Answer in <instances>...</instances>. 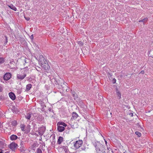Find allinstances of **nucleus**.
Instances as JSON below:
<instances>
[{"mask_svg":"<svg viewBox=\"0 0 153 153\" xmlns=\"http://www.w3.org/2000/svg\"><path fill=\"white\" fill-rule=\"evenodd\" d=\"M17 124V122L16 120H14L11 122V125L13 126H16Z\"/></svg>","mask_w":153,"mask_h":153,"instance_id":"5701e85b","label":"nucleus"},{"mask_svg":"<svg viewBox=\"0 0 153 153\" xmlns=\"http://www.w3.org/2000/svg\"><path fill=\"white\" fill-rule=\"evenodd\" d=\"M61 148L64 150L65 152L69 151L68 147L67 146H62Z\"/></svg>","mask_w":153,"mask_h":153,"instance_id":"412c9836","label":"nucleus"},{"mask_svg":"<svg viewBox=\"0 0 153 153\" xmlns=\"http://www.w3.org/2000/svg\"><path fill=\"white\" fill-rule=\"evenodd\" d=\"M37 153H42L41 149L39 148L37 149Z\"/></svg>","mask_w":153,"mask_h":153,"instance_id":"473e14b6","label":"nucleus"},{"mask_svg":"<svg viewBox=\"0 0 153 153\" xmlns=\"http://www.w3.org/2000/svg\"><path fill=\"white\" fill-rule=\"evenodd\" d=\"M32 113L30 112L29 113H27L26 115H25L26 118L27 120H30L31 116Z\"/></svg>","mask_w":153,"mask_h":153,"instance_id":"6ab92c4d","label":"nucleus"},{"mask_svg":"<svg viewBox=\"0 0 153 153\" xmlns=\"http://www.w3.org/2000/svg\"><path fill=\"white\" fill-rule=\"evenodd\" d=\"M63 141V138L62 137L59 136L58 138L57 143L58 144L60 145L61 144Z\"/></svg>","mask_w":153,"mask_h":153,"instance_id":"4468645a","label":"nucleus"},{"mask_svg":"<svg viewBox=\"0 0 153 153\" xmlns=\"http://www.w3.org/2000/svg\"><path fill=\"white\" fill-rule=\"evenodd\" d=\"M17 146V144L13 142L9 145L8 146L13 151L15 150Z\"/></svg>","mask_w":153,"mask_h":153,"instance_id":"7ed1b4c3","label":"nucleus"},{"mask_svg":"<svg viewBox=\"0 0 153 153\" xmlns=\"http://www.w3.org/2000/svg\"><path fill=\"white\" fill-rule=\"evenodd\" d=\"M28 60H29V59H28L27 58H25L24 60V61L26 63H27L28 62H27V61H28Z\"/></svg>","mask_w":153,"mask_h":153,"instance_id":"c03bdc74","label":"nucleus"},{"mask_svg":"<svg viewBox=\"0 0 153 153\" xmlns=\"http://www.w3.org/2000/svg\"><path fill=\"white\" fill-rule=\"evenodd\" d=\"M13 108L12 109L13 111H15V112H16V111H17V108H15V107H13Z\"/></svg>","mask_w":153,"mask_h":153,"instance_id":"58836bf2","label":"nucleus"},{"mask_svg":"<svg viewBox=\"0 0 153 153\" xmlns=\"http://www.w3.org/2000/svg\"><path fill=\"white\" fill-rule=\"evenodd\" d=\"M17 134L18 136H20L21 135V134L20 133H17Z\"/></svg>","mask_w":153,"mask_h":153,"instance_id":"6e6d98bb","label":"nucleus"},{"mask_svg":"<svg viewBox=\"0 0 153 153\" xmlns=\"http://www.w3.org/2000/svg\"><path fill=\"white\" fill-rule=\"evenodd\" d=\"M71 92L74 100H75L78 98V95L77 93L74 91L71 90Z\"/></svg>","mask_w":153,"mask_h":153,"instance_id":"f8f14e48","label":"nucleus"},{"mask_svg":"<svg viewBox=\"0 0 153 153\" xmlns=\"http://www.w3.org/2000/svg\"><path fill=\"white\" fill-rule=\"evenodd\" d=\"M48 85H45V87H46V88H47H47H48Z\"/></svg>","mask_w":153,"mask_h":153,"instance_id":"bf43d9fd","label":"nucleus"},{"mask_svg":"<svg viewBox=\"0 0 153 153\" xmlns=\"http://www.w3.org/2000/svg\"><path fill=\"white\" fill-rule=\"evenodd\" d=\"M24 18L27 21H29L30 19V18L26 16H24Z\"/></svg>","mask_w":153,"mask_h":153,"instance_id":"e433bc0d","label":"nucleus"},{"mask_svg":"<svg viewBox=\"0 0 153 153\" xmlns=\"http://www.w3.org/2000/svg\"><path fill=\"white\" fill-rule=\"evenodd\" d=\"M85 149H86L85 147V146H83L80 149V151L85 150Z\"/></svg>","mask_w":153,"mask_h":153,"instance_id":"c9c22d12","label":"nucleus"},{"mask_svg":"<svg viewBox=\"0 0 153 153\" xmlns=\"http://www.w3.org/2000/svg\"><path fill=\"white\" fill-rule=\"evenodd\" d=\"M12 74L10 72L6 73L3 76L4 79L5 81H7L9 80L11 78Z\"/></svg>","mask_w":153,"mask_h":153,"instance_id":"20e7f679","label":"nucleus"},{"mask_svg":"<svg viewBox=\"0 0 153 153\" xmlns=\"http://www.w3.org/2000/svg\"><path fill=\"white\" fill-rule=\"evenodd\" d=\"M6 98L4 96H0V100L3 101L5 100Z\"/></svg>","mask_w":153,"mask_h":153,"instance_id":"c756f323","label":"nucleus"},{"mask_svg":"<svg viewBox=\"0 0 153 153\" xmlns=\"http://www.w3.org/2000/svg\"><path fill=\"white\" fill-rule=\"evenodd\" d=\"M36 114V113H34L33 114V115Z\"/></svg>","mask_w":153,"mask_h":153,"instance_id":"338daca9","label":"nucleus"},{"mask_svg":"<svg viewBox=\"0 0 153 153\" xmlns=\"http://www.w3.org/2000/svg\"><path fill=\"white\" fill-rule=\"evenodd\" d=\"M25 144V143H24L23 141H21L20 145V148L19 149L21 152H22L25 151V149L24 147Z\"/></svg>","mask_w":153,"mask_h":153,"instance_id":"1a4fd4ad","label":"nucleus"},{"mask_svg":"<svg viewBox=\"0 0 153 153\" xmlns=\"http://www.w3.org/2000/svg\"><path fill=\"white\" fill-rule=\"evenodd\" d=\"M107 75L108 77H111L112 76V74L111 73H110L109 72H108L107 73Z\"/></svg>","mask_w":153,"mask_h":153,"instance_id":"7c9ffc66","label":"nucleus"},{"mask_svg":"<svg viewBox=\"0 0 153 153\" xmlns=\"http://www.w3.org/2000/svg\"><path fill=\"white\" fill-rule=\"evenodd\" d=\"M4 45H5L7 44V43L8 42L7 37L6 36H4Z\"/></svg>","mask_w":153,"mask_h":153,"instance_id":"393cba45","label":"nucleus"},{"mask_svg":"<svg viewBox=\"0 0 153 153\" xmlns=\"http://www.w3.org/2000/svg\"><path fill=\"white\" fill-rule=\"evenodd\" d=\"M49 77L51 81L55 78L54 76L52 75H50Z\"/></svg>","mask_w":153,"mask_h":153,"instance_id":"72a5a7b5","label":"nucleus"},{"mask_svg":"<svg viewBox=\"0 0 153 153\" xmlns=\"http://www.w3.org/2000/svg\"><path fill=\"white\" fill-rule=\"evenodd\" d=\"M115 91H116V92H117V91H119L117 88V87L116 86V88H115Z\"/></svg>","mask_w":153,"mask_h":153,"instance_id":"09e8293b","label":"nucleus"},{"mask_svg":"<svg viewBox=\"0 0 153 153\" xmlns=\"http://www.w3.org/2000/svg\"><path fill=\"white\" fill-rule=\"evenodd\" d=\"M32 85L30 84H29L27 85L26 87V90L28 91L30 90L31 88Z\"/></svg>","mask_w":153,"mask_h":153,"instance_id":"4be33fe9","label":"nucleus"},{"mask_svg":"<svg viewBox=\"0 0 153 153\" xmlns=\"http://www.w3.org/2000/svg\"><path fill=\"white\" fill-rule=\"evenodd\" d=\"M61 85H63L64 84L63 82L62 83V82H61Z\"/></svg>","mask_w":153,"mask_h":153,"instance_id":"680f3d73","label":"nucleus"},{"mask_svg":"<svg viewBox=\"0 0 153 153\" xmlns=\"http://www.w3.org/2000/svg\"><path fill=\"white\" fill-rule=\"evenodd\" d=\"M3 150L2 149H0V153H3Z\"/></svg>","mask_w":153,"mask_h":153,"instance_id":"603ef678","label":"nucleus"},{"mask_svg":"<svg viewBox=\"0 0 153 153\" xmlns=\"http://www.w3.org/2000/svg\"><path fill=\"white\" fill-rule=\"evenodd\" d=\"M148 19L146 17L144 19H141L140 21H139V22H143V24L145 25V23L146 22L148 21Z\"/></svg>","mask_w":153,"mask_h":153,"instance_id":"aec40b11","label":"nucleus"},{"mask_svg":"<svg viewBox=\"0 0 153 153\" xmlns=\"http://www.w3.org/2000/svg\"><path fill=\"white\" fill-rule=\"evenodd\" d=\"M72 116L71 118V119L75 120L78 117V114L75 112H74L72 113Z\"/></svg>","mask_w":153,"mask_h":153,"instance_id":"2eb2a0df","label":"nucleus"},{"mask_svg":"<svg viewBox=\"0 0 153 153\" xmlns=\"http://www.w3.org/2000/svg\"><path fill=\"white\" fill-rule=\"evenodd\" d=\"M44 106H43L42 107V110L44 111Z\"/></svg>","mask_w":153,"mask_h":153,"instance_id":"4d7b16f0","label":"nucleus"},{"mask_svg":"<svg viewBox=\"0 0 153 153\" xmlns=\"http://www.w3.org/2000/svg\"><path fill=\"white\" fill-rule=\"evenodd\" d=\"M40 65L41 67L45 71H48L50 68V66L47 61H46V62H45L44 63V64L41 63V64Z\"/></svg>","mask_w":153,"mask_h":153,"instance_id":"f03ea898","label":"nucleus"},{"mask_svg":"<svg viewBox=\"0 0 153 153\" xmlns=\"http://www.w3.org/2000/svg\"><path fill=\"white\" fill-rule=\"evenodd\" d=\"M57 130L59 132H62L65 130V128L64 126L59 125H57Z\"/></svg>","mask_w":153,"mask_h":153,"instance_id":"9d476101","label":"nucleus"},{"mask_svg":"<svg viewBox=\"0 0 153 153\" xmlns=\"http://www.w3.org/2000/svg\"><path fill=\"white\" fill-rule=\"evenodd\" d=\"M5 141L3 140L0 141V148L3 149L4 148Z\"/></svg>","mask_w":153,"mask_h":153,"instance_id":"f3484780","label":"nucleus"},{"mask_svg":"<svg viewBox=\"0 0 153 153\" xmlns=\"http://www.w3.org/2000/svg\"><path fill=\"white\" fill-rule=\"evenodd\" d=\"M60 82V81L59 80H57L56 79L54 83L56 85H57Z\"/></svg>","mask_w":153,"mask_h":153,"instance_id":"f704fd0d","label":"nucleus"},{"mask_svg":"<svg viewBox=\"0 0 153 153\" xmlns=\"http://www.w3.org/2000/svg\"><path fill=\"white\" fill-rule=\"evenodd\" d=\"M42 138H41V139H39V140H40V141L42 140Z\"/></svg>","mask_w":153,"mask_h":153,"instance_id":"774afa93","label":"nucleus"},{"mask_svg":"<svg viewBox=\"0 0 153 153\" xmlns=\"http://www.w3.org/2000/svg\"><path fill=\"white\" fill-rule=\"evenodd\" d=\"M70 153L69 151L68 152H65V153Z\"/></svg>","mask_w":153,"mask_h":153,"instance_id":"e2e57ef3","label":"nucleus"},{"mask_svg":"<svg viewBox=\"0 0 153 153\" xmlns=\"http://www.w3.org/2000/svg\"><path fill=\"white\" fill-rule=\"evenodd\" d=\"M123 153H128L126 152V151H125V152H124Z\"/></svg>","mask_w":153,"mask_h":153,"instance_id":"69168bd1","label":"nucleus"},{"mask_svg":"<svg viewBox=\"0 0 153 153\" xmlns=\"http://www.w3.org/2000/svg\"><path fill=\"white\" fill-rule=\"evenodd\" d=\"M116 80L115 78H114L112 80V83L113 84H115L116 82Z\"/></svg>","mask_w":153,"mask_h":153,"instance_id":"a19ab883","label":"nucleus"},{"mask_svg":"<svg viewBox=\"0 0 153 153\" xmlns=\"http://www.w3.org/2000/svg\"><path fill=\"white\" fill-rule=\"evenodd\" d=\"M135 134H136L137 135V136H138V137H140L141 135V133L138 131H136L135 132Z\"/></svg>","mask_w":153,"mask_h":153,"instance_id":"c85d7f7f","label":"nucleus"},{"mask_svg":"<svg viewBox=\"0 0 153 153\" xmlns=\"http://www.w3.org/2000/svg\"><path fill=\"white\" fill-rule=\"evenodd\" d=\"M57 125H59L60 126V125H62L64 127H66L67 126V125L65 123L62 121H59L58 122V123H57Z\"/></svg>","mask_w":153,"mask_h":153,"instance_id":"a211bd4d","label":"nucleus"},{"mask_svg":"<svg viewBox=\"0 0 153 153\" xmlns=\"http://www.w3.org/2000/svg\"><path fill=\"white\" fill-rule=\"evenodd\" d=\"M78 44L80 46H82L84 44L81 41H79L77 42Z\"/></svg>","mask_w":153,"mask_h":153,"instance_id":"cd10ccee","label":"nucleus"},{"mask_svg":"<svg viewBox=\"0 0 153 153\" xmlns=\"http://www.w3.org/2000/svg\"><path fill=\"white\" fill-rule=\"evenodd\" d=\"M30 38V39H31V40H33V35H31Z\"/></svg>","mask_w":153,"mask_h":153,"instance_id":"a18cd8bd","label":"nucleus"},{"mask_svg":"<svg viewBox=\"0 0 153 153\" xmlns=\"http://www.w3.org/2000/svg\"><path fill=\"white\" fill-rule=\"evenodd\" d=\"M26 76V74L24 73L23 75L18 74L17 75V79L22 80Z\"/></svg>","mask_w":153,"mask_h":153,"instance_id":"6e6552de","label":"nucleus"},{"mask_svg":"<svg viewBox=\"0 0 153 153\" xmlns=\"http://www.w3.org/2000/svg\"><path fill=\"white\" fill-rule=\"evenodd\" d=\"M41 106L42 107H43V106H45V107H46V106L45 105L44 103V102H42L41 103Z\"/></svg>","mask_w":153,"mask_h":153,"instance_id":"79ce46f5","label":"nucleus"},{"mask_svg":"<svg viewBox=\"0 0 153 153\" xmlns=\"http://www.w3.org/2000/svg\"><path fill=\"white\" fill-rule=\"evenodd\" d=\"M36 143H34L33 145L32 146H33V147H35L36 146Z\"/></svg>","mask_w":153,"mask_h":153,"instance_id":"5fc2aeb1","label":"nucleus"},{"mask_svg":"<svg viewBox=\"0 0 153 153\" xmlns=\"http://www.w3.org/2000/svg\"><path fill=\"white\" fill-rule=\"evenodd\" d=\"M42 145L43 146H45V143H42Z\"/></svg>","mask_w":153,"mask_h":153,"instance_id":"052dcab7","label":"nucleus"},{"mask_svg":"<svg viewBox=\"0 0 153 153\" xmlns=\"http://www.w3.org/2000/svg\"><path fill=\"white\" fill-rule=\"evenodd\" d=\"M144 71H141V72H140V73L142 74H144Z\"/></svg>","mask_w":153,"mask_h":153,"instance_id":"8fccbe9b","label":"nucleus"},{"mask_svg":"<svg viewBox=\"0 0 153 153\" xmlns=\"http://www.w3.org/2000/svg\"><path fill=\"white\" fill-rule=\"evenodd\" d=\"M129 115H130L131 116V117H132L133 116V113H130L129 114Z\"/></svg>","mask_w":153,"mask_h":153,"instance_id":"de8ad7c7","label":"nucleus"},{"mask_svg":"<svg viewBox=\"0 0 153 153\" xmlns=\"http://www.w3.org/2000/svg\"><path fill=\"white\" fill-rule=\"evenodd\" d=\"M7 6L9 7L11 9L14 10L15 11H16L17 10L16 7L13 6V5L12 4H7Z\"/></svg>","mask_w":153,"mask_h":153,"instance_id":"dca6fc26","label":"nucleus"},{"mask_svg":"<svg viewBox=\"0 0 153 153\" xmlns=\"http://www.w3.org/2000/svg\"><path fill=\"white\" fill-rule=\"evenodd\" d=\"M3 126L2 125V124L1 122H0V128H1Z\"/></svg>","mask_w":153,"mask_h":153,"instance_id":"864d4df0","label":"nucleus"},{"mask_svg":"<svg viewBox=\"0 0 153 153\" xmlns=\"http://www.w3.org/2000/svg\"><path fill=\"white\" fill-rule=\"evenodd\" d=\"M116 93L118 97H119L118 99H120L121 98V93L120 92V91H117V92H116Z\"/></svg>","mask_w":153,"mask_h":153,"instance_id":"bb28decb","label":"nucleus"},{"mask_svg":"<svg viewBox=\"0 0 153 153\" xmlns=\"http://www.w3.org/2000/svg\"><path fill=\"white\" fill-rule=\"evenodd\" d=\"M105 143L106 145H107V141L106 140H105Z\"/></svg>","mask_w":153,"mask_h":153,"instance_id":"13d9d810","label":"nucleus"},{"mask_svg":"<svg viewBox=\"0 0 153 153\" xmlns=\"http://www.w3.org/2000/svg\"><path fill=\"white\" fill-rule=\"evenodd\" d=\"M56 79V78H54L53 79H52V80L51 81V82L52 83L54 84V82Z\"/></svg>","mask_w":153,"mask_h":153,"instance_id":"4c0bfd02","label":"nucleus"},{"mask_svg":"<svg viewBox=\"0 0 153 153\" xmlns=\"http://www.w3.org/2000/svg\"><path fill=\"white\" fill-rule=\"evenodd\" d=\"M10 139L12 140H15L17 139H20V137H18L16 135L12 134L10 137Z\"/></svg>","mask_w":153,"mask_h":153,"instance_id":"ddd939ff","label":"nucleus"},{"mask_svg":"<svg viewBox=\"0 0 153 153\" xmlns=\"http://www.w3.org/2000/svg\"><path fill=\"white\" fill-rule=\"evenodd\" d=\"M48 111L50 112H53V110H52L51 108H48Z\"/></svg>","mask_w":153,"mask_h":153,"instance_id":"49530a36","label":"nucleus"},{"mask_svg":"<svg viewBox=\"0 0 153 153\" xmlns=\"http://www.w3.org/2000/svg\"><path fill=\"white\" fill-rule=\"evenodd\" d=\"M82 143V141L81 140L76 141L74 143V146L76 149H78L80 147Z\"/></svg>","mask_w":153,"mask_h":153,"instance_id":"39448f33","label":"nucleus"},{"mask_svg":"<svg viewBox=\"0 0 153 153\" xmlns=\"http://www.w3.org/2000/svg\"><path fill=\"white\" fill-rule=\"evenodd\" d=\"M45 130L46 127L45 126H42L39 128L38 130V133L39 135L41 136H42L45 131Z\"/></svg>","mask_w":153,"mask_h":153,"instance_id":"423d86ee","label":"nucleus"},{"mask_svg":"<svg viewBox=\"0 0 153 153\" xmlns=\"http://www.w3.org/2000/svg\"><path fill=\"white\" fill-rule=\"evenodd\" d=\"M3 90V89L2 87V85L0 84V93L2 92Z\"/></svg>","mask_w":153,"mask_h":153,"instance_id":"ea45409f","label":"nucleus"},{"mask_svg":"<svg viewBox=\"0 0 153 153\" xmlns=\"http://www.w3.org/2000/svg\"><path fill=\"white\" fill-rule=\"evenodd\" d=\"M25 127V126L24 124L22 125V126L21 127V129L22 131H25V130L24 129Z\"/></svg>","mask_w":153,"mask_h":153,"instance_id":"2f4dec72","label":"nucleus"},{"mask_svg":"<svg viewBox=\"0 0 153 153\" xmlns=\"http://www.w3.org/2000/svg\"><path fill=\"white\" fill-rule=\"evenodd\" d=\"M47 61L46 59L45 58L43 55H41L40 56L39 61V63L40 64V65L41 64V63L44 64V63L45 62H46Z\"/></svg>","mask_w":153,"mask_h":153,"instance_id":"0eeeda50","label":"nucleus"},{"mask_svg":"<svg viewBox=\"0 0 153 153\" xmlns=\"http://www.w3.org/2000/svg\"><path fill=\"white\" fill-rule=\"evenodd\" d=\"M5 62V58L0 57V64H2Z\"/></svg>","mask_w":153,"mask_h":153,"instance_id":"a878e982","label":"nucleus"},{"mask_svg":"<svg viewBox=\"0 0 153 153\" xmlns=\"http://www.w3.org/2000/svg\"><path fill=\"white\" fill-rule=\"evenodd\" d=\"M9 153V151H8V152L7 151L5 152V153Z\"/></svg>","mask_w":153,"mask_h":153,"instance_id":"0e129e2a","label":"nucleus"},{"mask_svg":"<svg viewBox=\"0 0 153 153\" xmlns=\"http://www.w3.org/2000/svg\"><path fill=\"white\" fill-rule=\"evenodd\" d=\"M22 92V90H19L18 91V93L19 94H20Z\"/></svg>","mask_w":153,"mask_h":153,"instance_id":"3c124183","label":"nucleus"},{"mask_svg":"<svg viewBox=\"0 0 153 153\" xmlns=\"http://www.w3.org/2000/svg\"><path fill=\"white\" fill-rule=\"evenodd\" d=\"M56 86L57 87V88L58 89H59L62 88H63L64 87V86H63V85H61L60 82L59 83L58 85H56Z\"/></svg>","mask_w":153,"mask_h":153,"instance_id":"b1692460","label":"nucleus"},{"mask_svg":"<svg viewBox=\"0 0 153 153\" xmlns=\"http://www.w3.org/2000/svg\"><path fill=\"white\" fill-rule=\"evenodd\" d=\"M9 95L10 98L13 100H15L16 97L15 94L12 92H10L9 93Z\"/></svg>","mask_w":153,"mask_h":153,"instance_id":"9b49d317","label":"nucleus"},{"mask_svg":"<svg viewBox=\"0 0 153 153\" xmlns=\"http://www.w3.org/2000/svg\"><path fill=\"white\" fill-rule=\"evenodd\" d=\"M10 63L11 64H13V65H14V64L15 63V62L14 61H11V62H10Z\"/></svg>","mask_w":153,"mask_h":153,"instance_id":"37998d69","label":"nucleus"},{"mask_svg":"<svg viewBox=\"0 0 153 153\" xmlns=\"http://www.w3.org/2000/svg\"><path fill=\"white\" fill-rule=\"evenodd\" d=\"M93 144L97 153H106V151L108 150V147L107 149L105 146L100 141L95 140L93 143Z\"/></svg>","mask_w":153,"mask_h":153,"instance_id":"f257e3e1","label":"nucleus"}]
</instances>
